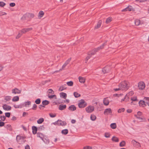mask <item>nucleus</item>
Instances as JSON below:
<instances>
[{
    "label": "nucleus",
    "instance_id": "nucleus-31",
    "mask_svg": "<svg viewBox=\"0 0 149 149\" xmlns=\"http://www.w3.org/2000/svg\"><path fill=\"white\" fill-rule=\"evenodd\" d=\"M68 132V129H64L62 130L61 131V133L63 134L66 135L67 134Z\"/></svg>",
    "mask_w": 149,
    "mask_h": 149
},
{
    "label": "nucleus",
    "instance_id": "nucleus-1",
    "mask_svg": "<svg viewBox=\"0 0 149 149\" xmlns=\"http://www.w3.org/2000/svg\"><path fill=\"white\" fill-rule=\"evenodd\" d=\"M107 42L102 44V45L100 47L94 49L93 50L89 52L88 54V56L86 57L85 60V62L86 63L88 60L91 58L92 56L94 55L96 52H97L98 50L100 49H102L103 48L104 46L106 45Z\"/></svg>",
    "mask_w": 149,
    "mask_h": 149
},
{
    "label": "nucleus",
    "instance_id": "nucleus-30",
    "mask_svg": "<svg viewBox=\"0 0 149 149\" xmlns=\"http://www.w3.org/2000/svg\"><path fill=\"white\" fill-rule=\"evenodd\" d=\"M44 15V12L42 11H40L38 13V17L40 18H41L43 17Z\"/></svg>",
    "mask_w": 149,
    "mask_h": 149
},
{
    "label": "nucleus",
    "instance_id": "nucleus-61",
    "mask_svg": "<svg viewBox=\"0 0 149 149\" xmlns=\"http://www.w3.org/2000/svg\"><path fill=\"white\" fill-rule=\"evenodd\" d=\"M58 120L56 121L55 122H54V123H52V124H54V125H58Z\"/></svg>",
    "mask_w": 149,
    "mask_h": 149
},
{
    "label": "nucleus",
    "instance_id": "nucleus-63",
    "mask_svg": "<svg viewBox=\"0 0 149 149\" xmlns=\"http://www.w3.org/2000/svg\"><path fill=\"white\" fill-rule=\"evenodd\" d=\"M48 93H52V92H54V91L52 90V89H49L48 90Z\"/></svg>",
    "mask_w": 149,
    "mask_h": 149
},
{
    "label": "nucleus",
    "instance_id": "nucleus-29",
    "mask_svg": "<svg viewBox=\"0 0 149 149\" xmlns=\"http://www.w3.org/2000/svg\"><path fill=\"white\" fill-rule=\"evenodd\" d=\"M23 139V136H22L20 135H17V136L16 140L18 142H19L21 139Z\"/></svg>",
    "mask_w": 149,
    "mask_h": 149
},
{
    "label": "nucleus",
    "instance_id": "nucleus-55",
    "mask_svg": "<svg viewBox=\"0 0 149 149\" xmlns=\"http://www.w3.org/2000/svg\"><path fill=\"white\" fill-rule=\"evenodd\" d=\"M10 113L7 112L5 113V116L9 118L10 117Z\"/></svg>",
    "mask_w": 149,
    "mask_h": 149
},
{
    "label": "nucleus",
    "instance_id": "nucleus-37",
    "mask_svg": "<svg viewBox=\"0 0 149 149\" xmlns=\"http://www.w3.org/2000/svg\"><path fill=\"white\" fill-rule=\"evenodd\" d=\"M112 140L114 141L118 142L119 141L118 138L116 137L113 136L112 138Z\"/></svg>",
    "mask_w": 149,
    "mask_h": 149
},
{
    "label": "nucleus",
    "instance_id": "nucleus-35",
    "mask_svg": "<svg viewBox=\"0 0 149 149\" xmlns=\"http://www.w3.org/2000/svg\"><path fill=\"white\" fill-rule=\"evenodd\" d=\"M112 18L111 17H109L107 19L105 22L106 24H107L110 22Z\"/></svg>",
    "mask_w": 149,
    "mask_h": 149
},
{
    "label": "nucleus",
    "instance_id": "nucleus-6",
    "mask_svg": "<svg viewBox=\"0 0 149 149\" xmlns=\"http://www.w3.org/2000/svg\"><path fill=\"white\" fill-rule=\"evenodd\" d=\"M145 86V84L143 82H141L138 83V87L139 90H143Z\"/></svg>",
    "mask_w": 149,
    "mask_h": 149
},
{
    "label": "nucleus",
    "instance_id": "nucleus-14",
    "mask_svg": "<svg viewBox=\"0 0 149 149\" xmlns=\"http://www.w3.org/2000/svg\"><path fill=\"white\" fill-rule=\"evenodd\" d=\"M146 102L144 100H141L139 102V105L140 106L144 107L146 106Z\"/></svg>",
    "mask_w": 149,
    "mask_h": 149
},
{
    "label": "nucleus",
    "instance_id": "nucleus-51",
    "mask_svg": "<svg viewBox=\"0 0 149 149\" xmlns=\"http://www.w3.org/2000/svg\"><path fill=\"white\" fill-rule=\"evenodd\" d=\"M14 107L15 108H21L22 107V106L21 105H14Z\"/></svg>",
    "mask_w": 149,
    "mask_h": 149
},
{
    "label": "nucleus",
    "instance_id": "nucleus-62",
    "mask_svg": "<svg viewBox=\"0 0 149 149\" xmlns=\"http://www.w3.org/2000/svg\"><path fill=\"white\" fill-rule=\"evenodd\" d=\"M136 117V118H137L138 119H141V120H142V118H141L139 116H138L136 115H134Z\"/></svg>",
    "mask_w": 149,
    "mask_h": 149
},
{
    "label": "nucleus",
    "instance_id": "nucleus-59",
    "mask_svg": "<svg viewBox=\"0 0 149 149\" xmlns=\"http://www.w3.org/2000/svg\"><path fill=\"white\" fill-rule=\"evenodd\" d=\"M10 7H14V6L15 5V3H10Z\"/></svg>",
    "mask_w": 149,
    "mask_h": 149
},
{
    "label": "nucleus",
    "instance_id": "nucleus-21",
    "mask_svg": "<svg viewBox=\"0 0 149 149\" xmlns=\"http://www.w3.org/2000/svg\"><path fill=\"white\" fill-rule=\"evenodd\" d=\"M66 86V84H65L60 86L59 89V91H62L63 90L66 89L67 88Z\"/></svg>",
    "mask_w": 149,
    "mask_h": 149
},
{
    "label": "nucleus",
    "instance_id": "nucleus-64",
    "mask_svg": "<svg viewBox=\"0 0 149 149\" xmlns=\"http://www.w3.org/2000/svg\"><path fill=\"white\" fill-rule=\"evenodd\" d=\"M142 114V113L140 111H138L137 113V116H140Z\"/></svg>",
    "mask_w": 149,
    "mask_h": 149
},
{
    "label": "nucleus",
    "instance_id": "nucleus-41",
    "mask_svg": "<svg viewBox=\"0 0 149 149\" xmlns=\"http://www.w3.org/2000/svg\"><path fill=\"white\" fill-rule=\"evenodd\" d=\"M125 142L124 141H122L120 143L119 146L120 147H123L125 146Z\"/></svg>",
    "mask_w": 149,
    "mask_h": 149
},
{
    "label": "nucleus",
    "instance_id": "nucleus-17",
    "mask_svg": "<svg viewBox=\"0 0 149 149\" xmlns=\"http://www.w3.org/2000/svg\"><path fill=\"white\" fill-rule=\"evenodd\" d=\"M110 70L109 68H108V67H106L103 68L102 70V72L104 73H108Z\"/></svg>",
    "mask_w": 149,
    "mask_h": 149
},
{
    "label": "nucleus",
    "instance_id": "nucleus-24",
    "mask_svg": "<svg viewBox=\"0 0 149 149\" xmlns=\"http://www.w3.org/2000/svg\"><path fill=\"white\" fill-rule=\"evenodd\" d=\"M78 78L79 81L80 83H84L85 82V80L84 78L79 77Z\"/></svg>",
    "mask_w": 149,
    "mask_h": 149
},
{
    "label": "nucleus",
    "instance_id": "nucleus-38",
    "mask_svg": "<svg viewBox=\"0 0 149 149\" xmlns=\"http://www.w3.org/2000/svg\"><path fill=\"white\" fill-rule=\"evenodd\" d=\"M129 95H127V94L125 96V102H127L129 100Z\"/></svg>",
    "mask_w": 149,
    "mask_h": 149
},
{
    "label": "nucleus",
    "instance_id": "nucleus-3",
    "mask_svg": "<svg viewBox=\"0 0 149 149\" xmlns=\"http://www.w3.org/2000/svg\"><path fill=\"white\" fill-rule=\"evenodd\" d=\"M34 17V15L31 13H26L24 14L22 17V19H29L33 18Z\"/></svg>",
    "mask_w": 149,
    "mask_h": 149
},
{
    "label": "nucleus",
    "instance_id": "nucleus-27",
    "mask_svg": "<svg viewBox=\"0 0 149 149\" xmlns=\"http://www.w3.org/2000/svg\"><path fill=\"white\" fill-rule=\"evenodd\" d=\"M19 100V97L18 96H16L14 97L12 99V100L13 102L17 101Z\"/></svg>",
    "mask_w": 149,
    "mask_h": 149
},
{
    "label": "nucleus",
    "instance_id": "nucleus-11",
    "mask_svg": "<svg viewBox=\"0 0 149 149\" xmlns=\"http://www.w3.org/2000/svg\"><path fill=\"white\" fill-rule=\"evenodd\" d=\"M43 135L41 133H38L37 134V136L38 137H39L40 138V139L45 143H49V141H47V142H45V140H46V139L44 138H43Z\"/></svg>",
    "mask_w": 149,
    "mask_h": 149
},
{
    "label": "nucleus",
    "instance_id": "nucleus-23",
    "mask_svg": "<svg viewBox=\"0 0 149 149\" xmlns=\"http://www.w3.org/2000/svg\"><path fill=\"white\" fill-rule=\"evenodd\" d=\"M32 130L33 134H36L37 130V128L36 126H33L32 127Z\"/></svg>",
    "mask_w": 149,
    "mask_h": 149
},
{
    "label": "nucleus",
    "instance_id": "nucleus-50",
    "mask_svg": "<svg viewBox=\"0 0 149 149\" xmlns=\"http://www.w3.org/2000/svg\"><path fill=\"white\" fill-rule=\"evenodd\" d=\"M134 93L133 91H131L129 93H127V95H129V96L130 97V96H131L132 95H133V94H134Z\"/></svg>",
    "mask_w": 149,
    "mask_h": 149
},
{
    "label": "nucleus",
    "instance_id": "nucleus-48",
    "mask_svg": "<svg viewBox=\"0 0 149 149\" xmlns=\"http://www.w3.org/2000/svg\"><path fill=\"white\" fill-rule=\"evenodd\" d=\"M37 107V106L36 104H34L32 108V109L33 110H36Z\"/></svg>",
    "mask_w": 149,
    "mask_h": 149
},
{
    "label": "nucleus",
    "instance_id": "nucleus-22",
    "mask_svg": "<svg viewBox=\"0 0 149 149\" xmlns=\"http://www.w3.org/2000/svg\"><path fill=\"white\" fill-rule=\"evenodd\" d=\"M68 109L69 110L74 111L76 110V108L74 105H71L69 107Z\"/></svg>",
    "mask_w": 149,
    "mask_h": 149
},
{
    "label": "nucleus",
    "instance_id": "nucleus-44",
    "mask_svg": "<svg viewBox=\"0 0 149 149\" xmlns=\"http://www.w3.org/2000/svg\"><path fill=\"white\" fill-rule=\"evenodd\" d=\"M22 35V34L21 33L20 31H19L17 35L16 36V39L19 38Z\"/></svg>",
    "mask_w": 149,
    "mask_h": 149
},
{
    "label": "nucleus",
    "instance_id": "nucleus-12",
    "mask_svg": "<svg viewBox=\"0 0 149 149\" xmlns=\"http://www.w3.org/2000/svg\"><path fill=\"white\" fill-rule=\"evenodd\" d=\"M132 143L137 147H141L140 143L139 142L136 141L134 140H132Z\"/></svg>",
    "mask_w": 149,
    "mask_h": 149
},
{
    "label": "nucleus",
    "instance_id": "nucleus-45",
    "mask_svg": "<svg viewBox=\"0 0 149 149\" xmlns=\"http://www.w3.org/2000/svg\"><path fill=\"white\" fill-rule=\"evenodd\" d=\"M41 102V100L40 98H38L35 101V103L37 104H39Z\"/></svg>",
    "mask_w": 149,
    "mask_h": 149
},
{
    "label": "nucleus",
    "instance_id": "nucleus-54",
    "mask_svg": "<svg viewBox=\"0 0 149 149\" xmlns=\"http://www.w3.org/2000/svg\"><path fill=\"white\" fill-rule=\"evenodd\" d=\"M110 134L109 133H105V136L106 138H109L110 137Z\"/></svg>",
    "mask_w": 149,
    "mask_h": 149
},
{
    "label": "nucleus",
    "instance_id": "nucleus-43",
    "mask_svg": "<svg viewBox=\"0 0 149 149\" xmlns=\"http://www.w3.org/2000/svg\"><path fill=\"white\" fill-rule=\"evenodd\" d=\"M48 97L50 99H52L53 98H54L55 99H56V95H48Z\"/></svg>",
    "mask_w": 149,
    "mask_h": 149
},
{
    "label": "nucleus",
    "instance_id": "nucleus-58",
    "mask_svg": "<svg viewBox=\"0 0 149 149\" xmlns=\"http://www.w3.org/2000/svg\"><path fill=\"white\" fill-rule=\"evenodd\" d=\"M144 100L145 101H149V97H145Z\"/></svg>",
    "mask_w": 149,
    "mask_h": 149
},
{
    "label": "nucleus",
    "instance_id": "nucleus-26",
    "mask_svg": "<svg viewBox=\"0 0 149 149\" xmlns=\"http://www.w3.org/2000/svg\"><path fill=\"white\" fill-rule=\"evenodd\" d=\"M5 127L10 131H12V127L10 125L8 124L5 125Z\"/></svg>",
    "mask_w": 149,
    "mask_h": 149
},
{
    "label": "nucleus",
    "instance_id": "nucleus-4",
    "mask_svg": "<svg viewBox=\"0 0 149 149\" xmlns=\"http://www.w3.org/2000/svg\"><path fill=\"white\" fill-rule=\"evenodd\" d=\"M87 105V103L84 100H80L78 104V106L80 108H83Z\"/></svg>",
    "mask_w": 149,
    "mask_h": 149
},
{
    "label": "nucleus",
    "instance_id": "nucleus-49",
    "mask_svg": "<svg viewBox=\"0 0 149 149\" xmlns=\"http://www.w3.org/2000/svg\"><path fill=\"white\" fill-rule=\"evenodd\" d=\"M31 104V102L30 101H27L25 102V107H26L27 105H29Z\"/></svg>",
    "mask_w": 149,
    "mask_h": 149
},
{
    "label": "nucleus",
    "instance_id": "nucleus-15",
    "mask_svg": "<svg viewBox=\"0 0 149 149\" xmlns=\"http://www.w3.org/2000/svg\"><path fill=\"white\" fill-rule=\"evenodd\" d=\"M112 112L110 108H108L105 109L104 111V113L105 115H108Z\"/></svg>",
    "mask_w": 149,
    "mask_h": 149
},
{
    "label": "nucleus",
    "instance_id": "nucleus-20",
    "mask_svg": "<svg viewBox=\"0 0 149 149\" xmlns=\"http://www.w3.org/2000/svg\"><path fill=\"white\" fill-rule=\"evenodd\" d=\"M66 106L65 105L61 104L59 105L58 109L60 110H63L66 108Z\"/></svg>",
    "mask_w": 149,
    "mask_h": 149
},
{
    "label": "nucleus",
    "instance_id": "nucleus-39",
    "mask_svg": "<svg viewBox=\"0 0 149 149\" xmlns=\"http://www.w3.org/2000/svg\"><path fill=\"white\" fill-rule=\"evenodd\" d=\"M73 82L72 81H70L67 82V84L69 86H72L73 85Z\"/></svg>",
    "mask_w": 149,
    "mask_h": 149
},
{
    "label": "nucleus",
    "instance_id": "nucleus-25",
    "mask_svg": "<svg viewBox=\"0 0 149 149\" xmlns=\"http://www.w3.org/2000/svg\"><path fill=\"white\" fill-rule=\"evenodd\" d=\"M60 95L61 97H62L64 99H66L67 97V94L66 93L62 92L60 93Z\"/></svg>",
    "mask_w": 149,
    "mask_h": 149
},
{
    "label": "nucleus",
    "instance_id": "nucleus-34",
    "mask_svg": "<svg viewBox=\"0 0 149 149\" xmlns=\"http://www.w3.org/2000/svg\"><path fill=\"white\" fill-rule=\"evenodd\" d=\"M44 121V119L43 118H40L39 119L37 120V123L38 124H41Z\"/></svg>",
    "mask_w": 149,
    "mask_h": 149
},
{
    "label": "nucleus",
    "instance_id": "nucleus-53",
    "mask_svg": "<svg viewBox=\"0 0 149 149\" xmlns=\"http://www.w3.org/2000/svg\"><path fill=\"white\" fill-rule=\"evenodd\" d=\"M6 5V3L3 2H0V6L2 7H3Z\"/></svg>",
    "mask_w": 149,
    "mask_h": 149
},
{
    "label": "nucleus",
    "instance_id": "nucleus-47",
    "mask_svg": "<svg viewBox=\"0 0 149 149\" xmlns=\"http://www.w3.org/2000/svg\"><path fill=\"white\" fill-rule=\"evenodd\" d=\"M0 118L1 119L0 121H4L6 119V117L4 116H1Z\"/></svg>",
    "mask_w": 149,
    "mask_h": 149
},
{
    "label": "nucleus",
    "instance_id": "nucleus-5",
    "mask_svg": "<svg viewBox=\"0 0 149 149\" xmlns=\"http://www.w3.org/2000/svg\"><path fill=\"white\" fill-rule=\"evenodd\" d=\"M86 111L88 113H92L94 111V107L92 106H89L86 107Z\"/></svg>",
    "mask_w": 149,
    "mask_h": 149
},
{
    "label": "nucleus",
    "instance_id": "nucleus-46",
    "mask_svg": "<svg viewBox=\"0 0 149 149\" xmlns=\"http://www.w3.org/2000/svg\"><path fill=\"white\" fill-rule=\"evenodd\" d=\"M131 100L132 101H138V100L137 99V98L136 97H132L131 98Z\"/></svg>",
    "mask_w": 149,
    "mask_h": 149
},
{
    "label": "nucleus",
    "instance_id": "nucleus-2",
    "mask_svg": "<svg viewBox=\"0 0 149 149\" xmlns=\"http://www.w3.org/2000/svg\"><path fill=\"white\" fill-rule=\"evenodd\" d=\"M129 82L127 81H123L121 83L118 85L121 90H127L129 88Z\"/></svg>",
    "mask_w": 149,
    "mask_h": 149
},
{
    "label": "nucleus",
    "instance_id": "nucleus-18",
    "mask_svg": "<svg viewBox=\"0 0 149 149\" xmlns=\"http://www.w3.org/2000/svg\"><path fill=\"white\" fill-rule=\"evenodd\" d=\"M102 22V21L101 20H99L97 24V25L95 26V29H97L99 28L101 26Z\"/></svg>",
    "mask_w": 149,
    "mask_h": 149
},
{
    "label": "nucleus",
    "instance_id": "nucleus-33",
    "mask_svg": "<svg viewBox=\"0 0 149 149\" xmlns=\"http://www.w3.org/2000/svg\"><path fill=\"white\" fill-rule=\"evenodd\" d=\"M134 23L136 25L138 26L140 23V21L138 19H136L135 20Z\"/></svg>",
    "mask_w": 149,
    "mask_h": 149
},
{
    "label": "nucleus",
    "instance_id": "nucleus-36",
    "mask_svg": "<svg viewBox=\"0 0 149 149\" xmlns=\"http://www.w3.org/2000/svg\"><path fill=\"white\" fill-rule=\"evenodd\" d=\"M90 118L91 120L94 121L95 120L96 117L95 115L92 114L91 115Z\"/></svg>",
    "mask_w": 149,
    "mask_h": 149
},
{
    "label": "nucleus",
    "instance_id": "nucleus-28",
    "mask_svg": "<svg viewBox=\"0 0 149 149\" xmlns=\"http://www.w3.org/2000/svg\"><path fill=\"white\" fill-rule=\"evenodd\" d=\"M49 103V102L47 100L43 101L42 102V104L43 105L45 106L48 105Z\"/></svg>",
    "mask_w": 149,
    "mask_h": 149
},
{
    "label": "nucleus",
    "instance_id": "nucleus-56",
    "mask_svg": "<svg viewBox=\"0 0 149 149\" xmlns=\"http://www.w3.org/2000/svg\"><path fill=\"white\" fill-rule=\"evenodd\" d=\"M49 115L50 116V117L52 118H54L56 116V114H53L51 113H49Z\"/></svg>",
    "mask_w": 149,
    "mask_h": 149
},
{
    "label": "nucleus",
    "instance_id": "nucleus-16",
    "mask_svg": "<svg viewBox=\"0 0 149 149\" xmlns=\"http://www.w3.org/2000/svg\"><path fill=\"white\" fill-rule=\"evenodd\" d=\"M58 125H61L62 126H64L67 124L66 123L65 121H63L61 120H58Z\"/></svg>",
    "mask_w": 149,
    "mask_h": 149
},
{
    "label": "nucleus",
    "instance_id": "nucleus-40",
    "mask_svg": "<svg viewBox=\"0 0 149 149\" xmlns=\"http://www.w3.org/2000/svg\"><path fill=\"white\" fill-rule=\"evenodd\" d=\"M74 95L75 97H78L80 96V95L77 92H74Z\"/></svg>",
    "mask_w": 149,
    "mask_h": 149
},
{
    "label": "nucleus",
    "instance_id": "nucleus-52",
    "mask_svg": "<svg viewBox=\"0 0 149 149\" xmlns=\"http://www.w3.org/2000/svg\"><path fill=\"white\" fill-rule=\"evenodd\" d=\"M125 109L124 108L119 109L118 110V113H121V112H123L125 111Z\"/></svg>",
    "mask_w": 149,
    "mask_h": 149
},
{
    "label": "nucleus",
    "instance_id": "nucleus-10",
    "mask_svg": "<svg viewBox=\"0 0 149 149\" xmlns=\"http://www.w3.org/2000/svg\"><path fill=\"white\" fill-rule=\"evenodd\" d=\"M133 9V8L131 6H129L125 8L122 10V12H125L127 11H131Z\"/></svg>",
    "mask_w": 149,
    "mask_h": 149
},
{
    "label": "nucleus",
    "instance_id": "nucleus-32",
    "mask_svg": "<svg viewBox=\"0 0 149 149\" xmlns=\"http://www.w3.org/2000/svg\"><path fill=\"white\" fill-rule=\"evenodd\" d=\"M111 128L113 129H115L116 128V123H111L110 125Z\"/></svg>",
    "mask_w": 149,
    "mask_h": 149
},
{
    "label": "nucleus",
    "instance_id": "nucleus-42",
    "mask_svg": "<svg viewBox=\"0 0 149 149\" xmlns=\"http://www.w3.org/2000/svg\"><path fill=\"white\" fill-rule=\"evenodd\" d=\"M4 100L6 101H9L11 100V97L10 96H6L5 97Z\"/></svg>",
    "mask_w": 149,
    "mask_h": 149
},
{
    "label": "nucleus",
    "instance_id": "nucleus-19",
    "mask_svg": "<svg viewBox=\"0 0 149 149\" xmlns=\"http://www.w3.org/2000/svg\"><path fill=\"white\" fill-rule=\"evenodd\" d=\"M109 103V100L107 99V98H105L103 100L104 104L106 105H108Z\"/></svg>",
    "mask_w": 149,
    "mask_h": 149
},
{
    "label": "nucleus",
    "instance_id": "nucleus-7",
    "mask_svg": "<svg viewBox=\"0 0 149 149\" xmlns=\"http://www.w3.org/2000/svg\"><path fill=\"white\" fill-rule=\"evenodd\" d=\"M71 60V58H70L68 59L65 62V63L63 65L62 68L61 69H60L59 70L60 71H61L63 70H64L65 68V67L66 66L68 65L69 63L70 62V61Z\"/></svg>",
    "mask_w": 149,
    "mask_h": 149
},
{
    "label": "nucleus",
    "instance_id": "nucleus-8",
    "mask_svg": "<svg viewBox=\"0 0 149 149\" xmlns=\"http://www.w3.org/2000/svg\"><path fill=\"white\" fill-rule=\"evenodd\" d=\"M32 28H24L22 29V30L20 31V32L22 34H24L26 33V32H28L29 31H30L32 30Z\"/></svg>",
    "mask_w": 149,
    "mask_h": 149
},
{
    "label": "nucleus",
    "instance_id": "nucleus-13",
    "mask_svg": "<svg viewBox=\"0 0 149 149\" xmlns=\"http://www.w3.org/2000/svg\"><path fill=\"white\" fill-rule=\"evenodd\" d=\"M2 107L3 109L5 110L8 111L11 109V107L6 104H4Z\"/></svg>",
    "mask_w": 149,
    "mask_h": 149
},
{
    "label": "nucleus",
    "instance_id": "nucleus-57",
    "mask_svg": "<svg viewBox=\"0 0 149 149\" xmlns=\"http://www.w3.org/2000/svg\"><path fill=\"white\" fill-rule=\"evenodd\" d=\"M83 149H92V148L89 146H86L84 147Z\"/></svg>",
    "mask_w": 149,
    "mask_h": 149
},
{
    "label": "nucleus",
    "instance_id": "nucleus-9",
    "mask_svg": "<svg viewBox=\"0 0 149 149\" xmlns=\"http://www.w3.org/2000/svg\"><path fill=\"white\" fill-rule=\"evenodd\" d=\"M22 90H19L18 89L15 88L13 89L12 90V93L13 94H20L21 93Z\"/></svg>",
    "mask_w": 149,
    "mask_h": 149
},
{
    "label": "nucleus",
    "instance_id": "nucleus-60",
    "mask_svg": "<svg viewBox=\"0 0 149 149\" xmlns=\"http://www.w3.org/2000/svg\"><path fill=\"white\" fill-rule=\"evenodd\" d=\"M5 123L3 122H0V127H2L4 125Z\"/></svg>",
    "mask_w": 149,
    "mask_h": 149
}]
</instances>
